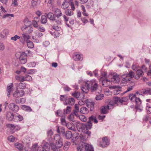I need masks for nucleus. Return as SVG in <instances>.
<instances>
[{
    "mask_svg": "<svg viewBox=\"0 0 151 151\" xmlns=\"http://www.w3.org/2000/svg\"><path fill=\"white\" fill-rule=\"evenodd\" d=\"M85 86L81 87V90L84 93H87L90 89L91 92H97L98 89V85L95 79L91 80H86L84 81Z\"/></svg>",
    "mask_w": 151,
    "mask_h": 151,
    "instance_id": "obj_1",
    "label": "nucleus"
},
{
    "mask_svg": "<svg viewBox=\"0 0 151 151\" xmlns=\"http://www.w3.org/2000/svg\"><path fill=\"white\" fill-rule=\"evenodd\" d=\"M78 151H94L92 146L87 143H84L77 146Z\"/></svg>",
    "mask_w": 151,
    "mask_h": 151,
    "instance_id": "obj_2",
    "label": "nucleus"
},
{
    "mask_svg": "<svg viewBox=\"0 0 151 151\" xmlns=\"http://www.w3.org/2000/svg\"><path fill=\"white\" fill-rule=\"evenodd\" d=\"M107 73L105 72L101 73V75L99 79L100 82H102V85L104 87H106L107 86V83L109 81L107 78Z\"/></svg>",
    "mask_w": 151,
    "mask_h": 151,
    "instance_id": "obj_3",
    "label": "nucleus"
},
{
    "mask_svg": "<svg viewBox=\"0 0 151 151\" xmlns=\"http://www.w3.org/2000/svg\"><path fill=\"white\" fill-rule=\"evenodd\" d=\"M21 29L22 31L28 33H31L33 30V28L29 25V22L28 21L25 22L24 25L22 26Z\"/></svg>",
    "mask_w": 151,
    "mask_h": 151,
    "instance_id": "obj_4",
    "label": "nucleus"
},
{
    "mask_svg": "<svg viewBox=\"0 0 151 151\" xmlns=\"http://www.w3.org/2000/svg\"><path fill=\"white\" fill-rule=\"evenodd\" d=\"M81 127L82 129H83L84 131L83 132L86 134H88L89 136L91 134V132L87 131L88 129H90L91 128L92 126V123L89 121L86 124H83L81 125Z\"/></svg>",
    "mask_w": 151,
    "mask_h": 151,
    "instance_id": "obj_5",
    "label": "nucleus"
},
{
    "mask_svg": "<svg viewBox=\"0 0 151 151\" xmlns=\"http://www.w3.org/2000/svg\"><path fill=\"white\" fill-rule=\"evenodd\" d=\"M54 139L56 141L55 143L56 145L60 149L63 145V139L58 134L55 135L54 137Z\"/></svg>",
    "mask_w": 151,
    "mask_h": 151,
    "instance_id": "obj_6",
    "label": "nucleus"
},
{
    "mask_svg": "<svg viewBox=\"0 0 151 151\" xmlns=\"http://www.w3.org/2000/svg\"><path fill=\"white\" fill-rule=\"evenodd\" d=\"M19 63L21 64H24L27 61L26 54L24 52H19Z\"/></svg>",
    "mask_w": 151,
    "mask_h": 151,
    "instance_id": "obj_7",
    "label": "nucleus"
},
{
    "mask_svg": "<svg viewBox=\"0 0 151 151\" xmlns=\"http://www.w3.org/2000/svg\"><path fill=\"white\" fill-rule=\"evenodd\" d=\"M37 151H50L49 144L46 143L42 146L38 147Z\"/></svg>",
    "mask_w": 151,
    "mask_h": 151,
    "instance_id": "obj_8",
    "label": "nucleus"
},
{
    "mask_svg": "<svg viewBox=\"0 0 151 151\" xmlns=\"http://www.w3.org/2000/svg\"><path fill=\"white\" fill-rule=\"evenodd\" d=\"M9 109L13 111L17 112L19 109L18 106L14 103H10L8 105Z\"/></svg>",
    "mask_w": 151,
    "mask_h": 151,
    "instance_id": "obj_9",
    "label": "nucleus"
},
{
    "mask_svg": "<svg viewBox=\"0 0 151 151\" xmlns=\"http://www.w3.org/2000/svg\"><path fill=\"white\" fill-rule=\"evenodd\" d=\"M72 96L76 97L78 100H80L83 99L84 97V95L83 93H81L78 92L73 93Z\"/></svg>",
    "mask_w": 151,
    "mask_h": 151,
    "instance_id": "obj_10",
    "label": "nucleus"
},
{
    "mask_svg": "<svg viewBox=\"0 0 151 151\" xmlns=\"http://www.w3.org/2000/svg\"><path fill=\"white\" fill-rule=\"evenodd\" d=\"M109 144V142L107 138L106 137L102 139V142H100L99 145L102 147H105Z\"/></svg>",
    "mask_w": 151,
    "mask_h": 151,
    "instance_id": "obj_11",
    "label": "nucleus"
},
{
    "mask_svg": "<svg viewBox=\"0 0 151 151\" xmlns=\"http://www.w3.org/2000/svg\"><path fill=\"white\" fill-rule=\"evenodd\" d=\"M24 92L22 90H17L13 93V96L15 97H20L23 96Z\"/></svg>",
    "mask_w": 151,
    "mask_h": 151,
    "instance_id": "obj_12",
    "label": "nucleus"
},
{
    "mask_svg": "<svg viewBox=\"0 0 151 151\" xmlns=\"http://www.w3.org/2000/svg\"><path fill=\"white\" fill-rule=\"evenodd\" d=\"M29 38V35L24 33L22 34V37H20V41L23 44L25 41L26 42L28 41Z\"/></svg>",
    "mask_w": 151,
    "mask_h": 151,
    "instance_id": "obj_13",
    "label": "nucleus"
},
{
    "mask_svg": "<svg viewBox=\"0 0 151 151\" xmlns=\"http://www.w3.org/2000/svg\"><path fill=\"white\" fill-rule=\"evenodd\" d=\"M122 79L121 82H122V85H124V84H126V83L128 82L131 81L130 78H129L128 76H127L126 74L122 75Z\"/></svg>",
    "mask_w": 151,
    "mask_h": 151,
    "instance_id": "obj_14",
    "label": "nucleus"
},
{
    "mask_svg": "<svg viewBox=\"0 0 151 151\" xmlns=\"http://www.w3.org/2000/svg\"><path fill=\"white\" fill-rule=\"evenodd\" d=\"M14 121L16 122H18L22 121L23 119L22 116L19 114H16L14 116Z\"/></svg>",
    "mask_w": 151,
    "mask_h": 151,
    "instance_id": "obj_15",
    "label": "nucleus"
},
{
    "mask_svg": "<svg viewBox=\"0 0 151 151\" xmlns=\"http://www.w3.org/2000/svg\"><path fill=\"white\" fill-rule=\"evenodd\" d=\"M49 145L50 148V147H51L52 150L54 151H61L60 149L58 148L56 144H55L54 143H50V144H49Z\"/></svg>",
    "mask_w": 151,
    "mask_h": 151,
    "instance_id": "obj_16",
    "label": "nucleus"
},
{
    "mask_svg": "<svg viewBox=\"0 0 151 151\" xmlns=\"http://www.w3.org/2000/svg\"><path fill=\"white\" fill-rule=\"evenodd\" d=\"M94 103L93 101H88L86 104V106L90 108V111L93 112L94 111Z\"/></svg>",
    "mask_w": 151,
    "mask_h": 151,
    "instance_id": "obj_17",
    "label": "nucleus"
},
{
    "mask_svg": "<svg viewBox=\"0 0 151 151\" xmlns=\"http://www.w3.org/2000/svg\"><path fill=\"white\" fill-rule=\"evenodd\" d=\"M73 140L74 141H76L79 139L82 140L83 139V137H81L80 134L77 133H75L73 135Z\"/></svg>",
    "mask_w": 151,
    "mask_h": 151,
    "instance_id": "obj_18",
    "label": "nucleus"
},
{
    "mask_svg": "<svg viewBox=\"0 0 151 151\" xmlns=\"http://www.w3.org/2000/svg\"><path fill=\"white\" fill-rule=\"evenodd\" d=\"M6 126L7 127L10 128L11 129H14L16 130H18L20 129V127L18 125H14V124H7L6 125Z\"/></svg>",
    "mask_w": 151,
    "mask_h": 151,
    "instance_id": "obj_19",
    "label": "nucleus"
},
{
    "mask_svg": "<svg viewBox=\"0 0 151 151\" xmlns=\"http://www.w3.org/2000/svg\"><path fill=\"white\" fill-rule=\"evenodd\" d=\"M136 75L137 76H136V77H135V79L137 80L139 79L140 77L143 76L144 75L143 71H142L141 69L137 70Z\"/></svg>",
    "mask_w": 151,
    "mask_h": 151,
    "instance_id": "obj_20",
    "label": "nucleus"
},
{
    "mask_svg": "<svg viewBox=\"0 0 151 151\" xmlns=\"http://www.w3.org/2000/svg\"><path fill=\"white\" fill-rule=\"evenodd\" d=\"M14 115L10 112H7L6 114V119L9 121H11L14 119Z\"/></svg>",
    "mask_w": 151,
    "mask_h": 151,
    "instance_id": "obj_21",
    "label": "nucleus"
},
{
    "mask_svg": "<svg viewBox=\"0 0 151 151\" xmlns=\"http://www.w3.org/2000/svg\"><path fill=\"white\" fill-rule=\"evenodd\" d=\"M73 58L75 61L81 60L83 59L82 56L77 53H75L74 54Z\"/></svg>",
    "mask_w": 151,
    "mask_h": 151,
    "instance_id": "obj_22",
    "label": "nucleus"
},
{
    "mask_svg": "<svg viewBox=\"0 0 151 151\" xmlns=\"http://www.w3.org/2000/svg\"><path fill=\"white\" fill-rule=\"evenodd\" d=\"M75 102V100L74 99L71 98L69 99L68 100H66L65 103L64 104L67 105L68 104L73 105Z\"/></svg>",
    "mask_w": 151,
    "mask_h": 151,
    "instance_id": "obj_23",
    "label": "nucleus"
},
{
    "mask_svg": "<svg viewBox=\"0 0 151 151\" xmlns=\"http://www.w3.org/2000/svg\"><path fill=\"white\" fill-rule=\"evenodd\" d=\"M140 92L141 93L145 95H151V88L142 89L140 91Z\"/></svg>",
    "mask_w": 151,
    "mask_h": 151,
    "instance_id": "obj_24",
    "label": "nucleus"
},
{
    "mask_svg": "<svg viewBox=\"0 0 151 151\" xmlns=\"http://www.w3.org/2000/svg\"><path fill=\"white\" fill-rule=\"evenodd\" d=\"M13 87L12 84L11 83L10 85H8L7 86V96L9 97L10 93L12 91V88Z\"/></svg>",
    "mask_w": 151,
    "mask_h": 151,
    "instance_id": "obj_25",
    "label": "nucleus"
},
{
    "mask_svg": "<svg viewBox=\"0 0 151 151\" xmlns=\"http://www.w3.org/2000/svg\"><path fill=\"white\" fill-rule=\"evenodd\" d=\"M69 5V4L67 0H64L62 5L61 7L63 9L68 8Z\"/></svg>",
    "mask_w": 151,
    "mask_h": 151,
    "instance_id": "obj_26",
    "label": "nucleus"
},
{
    "mask_svg": "<svg viewBox=\"0 0 151 151\" xmlns=\"http://www.w3.org/2000/svg\"><path fill=\"white\" fill-rule=\"evenodd\" d=\"M111 81L114 83L118 82L119 81V75L117 74L114 75L111 78Z\"/></svg>",
    "mask_w": 151,
    "mask_h": 151,
    "instance_id": "obj_27",
    "label": "nucleus"
},
{
    "mask_svg": "<svg viewBox=\"0 0 151 151\" xmlns=\"http://www.w3.org/2000/svg\"><path fill=\"white\" fill-rule=\"evenodd\" d=\"M45 14L47 16V18L50 20L54 21L55 20V17L54 14L51 12H49L48 14L45 13Z\"/></svg>",
    "mask_w": 151,
    "mask_h": 151,
    "instance_id": "obj_28",
    "label": "nucleus"
},
{
    "mask_svg": "<svg viewBox=\"0 0 151 151\" xmlns=\"http://www.w3.org/2000/svg\"><path fill=\"white\" fill-rule=\"evenodd\" d=\"M81 113L84 114H86L88 112V109L87 108L85 107H82L80 109Z\"/></svg>",
    "mask_w": 151,
    "mask_h": 151,
    "instance_id": "obj_29",
    "label": "nucleus"
},
{
    "mask_svg": "<svg viewBox=\"0 0 151 151\" xmlns=\"http://www.w3.org/2000/svg\"><path fill=\"white\" fill-rule=\"evenodd\" d=\"M15 147L20 151L22 150L23 149V145L21 143L17 142L14 144Z\"/></svg>",
    "mask_w": 151,
    "mask_h": 151,
    "instance_id": "obj_30",
    "label": "nucleus"
},
{
    "mask_svg": "<svg viewBox=\"0 0 151 151\" xmlns=\"http://www.w3.org/2000/svg\"><path fill=\"white\" fill-rule=\"evenodd\" d=\"M39 21L38 17H35L34 19L32 21V24L33 26L35 27H38V25L37 22Z\"/></svg>",
    "mask_w": 151,
    "mask_h": 151,
    "instance_id": "obj_31",
    "label": "nucleus"
},
{
    "mask_svg": "<svg viewBox=\"0 0 151 151\" xmlns=\"http://www.w3.org/2000/svg\"><path fill=\"white\" fill-rule=\"evenodd\" d=\"M108 109L106 106H104L101 107V112L103 114H106L107 113Z\"/></svg>",
    "mask_w": 151,
    "mask_h": 151,
    "instance_id": "obj_32",
    "label": "nucleus"
},
{
    "mask_svg": "<svg viewBox=\"0 0 151 151\" xmlns=\"http://www.w3.org/2000/svg\"><path fill=\"white\" fill-rule=\"evenodd\" d=\"M55 15L57 17H59L62 16V14L60 10L59 9H55Z\"/></svg>",
    "mask_w": 151,
    "mask_h": 151,
    "instance_id": "obj_33",
    "label": "nucleus"
},
{
    "mask_svg": "<svg viewBox=\"0 0 151 151\" xmlns=\"http://www.w3.org/2000/svg\"><path fill=\"white\" fill-rule=\"evenodd\" d=\"M127 76H128L129 78H130L131 80L132 78H134L135 79L136 76H135V74L134 72L132 71H130L128 74H126Z\"/></svg>",
    "mask_w": 151,
    "mask_h": 151,
    "instance_id": "obj_34",
    "label": "nucleus"
},
{
    "mask_svg": "<svg viewBox=\"0 0 151 151\" xmlns=\"http://www.w3.org/2000/svg\"><path fill=\"white\" fill-rule=\"evenodd\" d=\"M22 108L23 110L29 112L31 111H32V109L30 107L27 106L25 105H22Z\"/></svg>",
    "mask_w": 151,
    "mask_h": 151,
    "instance_id": "obj_35",
    "label": "nucleus"
},
{
    "mask_svg": "<svg viewBox=\"0 0 151 151\" xmlns=\"http://www.w3.org/2000/svg\"><path fill=\"white\" fill-rule=\"evenodd\" d=\"M88 121L91 122H93L95 123H97L98 122V121L96 117L93 115L89 117Z\"/></svg>",
    "mask_w": 151,
    "mask_h": 151,
    "instance_id": "obj_36",
    "label": "nucleus"
},
{
    "mask_svg": "<svg viewBox=\"0 0 151 151\" xmlns=\"http://www.w3.org/2000/svg\"><path fill=\"white\" fill-rule=\"evenodd\" d=\"M69 129L74 131L75 128L73 124L70 123H67L65 125Z\"/></svg>",
    "mask_w": 151,
    "mask_h": 151,
    "instance_id": "obj_37",
    "label": "nucleus"
},
{
    "mask_svg": "<svg viewBox=\"0 0 151 151\" xmlns=\"http://www.w3.org/2000/svg\"><path fill=\"white\" fill-rule=\"evenodd\" d=\"M65 14L68 16H71L73 14V11L70 9H68L65 10Z\"/></svg>",
    "mask_w": 151,
    "mask_h": 151,
    "instance_id": "obj_38",
    "label": "nucleus"
},
{
    "mask_svg": "<svg viewBox=\"0 0 151 151\" xmlns=\"http://www.w3.org/2000/svg\"><path fill=\"white\" fill-rule=\"evenodd\" d=\"M40 22L42 24H45L47 23V18L45 16L42 15L41 16Z\"/></svg>",
    "mask_w": 151,
    "mask_h": 151,
    "instance_id": "obj_39",
    "label": "nucleus"
},
{
    "mask_svg": "<svg viewBox=\"0 0 151 151\" xmlns=\"http://www.w3.org/2000/svg\"><path fill=\"white\" fill-rule=\"evenodd\" d=\"M70 145V142H66L64 145L63 147V149L67 151L68 150Z\"/></svg>",
    "mask_w": 151,
    "mask_h": 151,
    "instance_id": "obj_40",
    "label": "nucleus"
},
{
    "mask_svg": "<svg viewBox=\"0 0 151 151\" xmlns=\"http://www.w3.org/2000/svg\"><path fill=\"white\" fill-rule=\"evenodd\" d=\"M65 137L68 139H70L72 136V132L70 131H67L65 133Z\"/></svg>",
    "mask_w": 151,
    "mask_h": 151,
    "instance_id": "obj_41",
    "label": "nucleus"
},
{
    "mask_svg": "<svg viewBox=\"0 0 151 151\" xmlns=\"http://www.w3.org/2000/svg\"><path fill=\"white\" fill-rule=\"evenodd\" d=\"M114 103L113 101H110L107 104L106 106L108 109H110L114 108Z\"/></svg>",
    "mask_w": 151,
    "mask_h": 151,
    "instance_id": "obj_42",
    "label": "nucleus"
},
{
    "mask_svg": "<svg viewBox=\"0 0 151 151\" xmlns=\"http://www.w3.org/2000/svg\"><path fill=\"white\" fill-rule=\"evenodd\" d=\"M28 47L29 48H32L34 47V45L33 43L31 41H27L26 42Z\"/></svg>",
    "mask_w": 151,
    "mask_h": 151,
    "instance_id": "obj_43",
    "label": "nucleus"
},
{
    "mask_svg": "<svg viewBox=\"0 0 151 151\" xmlns=\"http://www.w3.org/2000/svg\"><path fill=\"white\" fill-rule=\"evenodd\" d=\"M18 87L20 89H24L26 87V84L24 83H20L19 84Z\"/></svg>",
    "mask_w": 151,
    "mask_h": 151,
    "instance_id": "obj_44",
    "label": "nucleus"
},
{
    "mask_svg": "<svg viewBox=\"0 0 151 151\" xmlns=\"http://www.w3.org/2000/svg\"><path fill=\"white\" fill-rule=\"evenodd\" d=\"M136 104V105H140L141 104V101L139 98L136 97L135 98L134 101Z\"/></svg>",
    "mask_w": 151,
    "mask_h": 151,
    "instance_id": "obj_45",
    "label": "nucleus"
},
{
    "mask_svg": "<svg viewBox=\"0 0 151 151\" xmlns=\"http://www.w3.org/2000/svg\"><path fill=\"white\" fill-rule=\"evenodd\" d=\"M24 81H30L32 80V77L27 75H26L24 76Z\"/></svg>",
    "mask_w": 151,
    "mask_h": 151,
    "instance_id": "obj_46",
    "label": "nucleus"
},
{
    "mask_svg": "<svg viewBox=\"0 0 151 151\" xmlns=\"http://www.w3.org/2000/svg\"><path fill=\"white\" fill-rule=\"evenodd\" d=\"M104 96L103 94H100L96 95L95 98L96 100H101L103 99Z\"/></svg>",
    "mask_w": 151,
    "mask_h": 151,
    "instance_id": "obj_47",
    "label": "nucleus"
},
{
    "mask_svg": "<svg viewBox=\"0 0 151 151\" xmlns=\"http://www.w3.org/2000/svg\"><path fill=\"white\" fill-rule=\"evenodd\" d=\"M79 119L82 121L85 122L86 121L87 119L85 116L83 115H79L78 116Z\"/></svg>",
    "mask_w": 151,
    "mask_h": 151,
    "instance_id": "obj_48",
    "label": "nucleus"
},
{
    "mask_svg": "<svg viewBox=\"0 0 151 151\" xmlns=\"http://www.w3.org/2000/svg\"><path fill=\"white\" fill-rule=\"evenodd\" d=\"M16 79L17 80L20 81L22 82L24 81V76H17L16 77Z\"/></svg>",
    "mask_w": 151,
    "mask_h": 151,
    "instance_id": "obj_49",
    "label": "nucleus"
},
{
    "mask_svg": "<svg viewBox=\"0 0 151 151\" xmlns=\"http://www.w3.org/2000/svg\"><path fill=\"white\" fill-rule=\"evenodd\" d=\"M129 98L131 101H134L135 98H136L135 96V95L133 94H130L129 95Z\"/></svg>",
    "mask_w": 151,
    "mask_h": 151,
    "instance_id": "obj_50",
    "label": "nucleus"
},
{
    "mask_svg": "<svg viewBox=\"0 0 151 151\" xmlns=\"http://www.w3.org/2000/svg\"><path fill=\"white\" fill-rule=\"evenodd\" d=\"M57 115L58 116H60L62 117H63V115H65L64 114H63L62 111L60 110H59L57 111L56 112Z\"/></svg>",
    "mask_w": 151,
    "mask_h": 151,
    "instance_id": "obj_51",
    "label": "nucleus"
},
{
    "mask_svg": "<svg viewBox=\"0 0 151 151\" xmlns=\"http://www.w3.org/2000/svg\"><path fill=\"white\" fill-rule=\"evenodd\" d=\"M71 108L70 106H68L67 107L65 110V109L64 110L63 114H67L69 113L70 111Z\"/></svg>",
    "mask_w": 151,
    "mask_h": 151,
    "instance_id": "obj_52",
    "label": "nucleus"
},
{
    "mask_svg": "<svg viewBox=\"0 0 151 151\" xmlns=\"http://www.w3.org/2000/svg\"><path fill=\"white\" fill-rule=\"evenodd\" d=\"M61 123L63 126H65L67 123L64 117H62L60 119Z\"/></svg>",
    "mask_w": 151,
    "mask_h": 151,
    "instance_id": "obj_53",
    "label": "nucleus"
},
{
    "mask_svg": "<svg viewBox=\"0 0 151 151\" xmlns=\"http://www.w3.org/2000/svg\"><path fill=\"white\" fill-rule=\"evenodd\" d=\"M63 17L64 19V20L67 26L68 27H70V25L67 23V22H68L69 19V18L68 17H67L65 15H63Z\"/></svg>",
    "mask_w": 151,
    "mask_h": 151,
    "instance_id": "obj_54",
    "label": "nucleus"
},
{
    "mask_svg": "<svg viewBox=\"0 0 151 151\" xmlns=\"http://www.w3.org/2000/svg\"><path fill=\"white\" fill-rule=\"evenodd\" d=\"M36 65V63L34 62H31L27 64V65L29 67H34Z\"/></svg>",
    "mask_w": 151,
    "mask_h": 151,
    "instance_id": "obj_55",
    "label": "nucleus"
},
{
    "mask_svg": "<svg viewBox=\"0 0 151 151\" xmlns=\"http://www.w3.org/2000/svg\"><path fill=\"white\" fill-rule=\"evenodd\" d=\"M139 66L138 65L134 63L133 64L132 68L133 70H137V69L138 68Z\"/></svg>",
    "mask_w": 151,
    "mask_h": 151,
    "instance_id": "obj_56",
    "label": "nucleus"
},
{
    "mask_svg": "<svg viewBox=\"0 0 151 151\" xmlns=\"http://www.w3.org/2000/svg\"><path fill=\"white\" fill-rule=\"evenodd\" d=\"M38 147V145L37 144H35L32 147V151H37V148Z\"/></svg>",
    "mask_w": 151,
    "mask_h": 151,
    "instance_id": "obj_57",
    "label": "nucleus"
},
{
    "mask_svg": "<svg viewBox=\"0 0 151 151\" xmlns=\"http://www.w3.org/2000/svg\"><path fill=\"white\" fill-rule=\"evenodd\" d=\"M47 136L48 137L50 138L53 134V132L51 129H50L47 132Z\"/></svg>",
    "mask_w": 151,
    "mask_h": 151,
    "instance_id": "obj_58",
    "label": "nucleus"
},
{
    "mask_svg": "<svg viewBox=\"0 0 151 151\" xmlns=\"http://www.w3.org/2000/svg\"><path fill=\"white\" fill-rule=\"evenodd\" d=\"M19 39H20V37L17 35H16L14 36L11 38V39L12 40H14V41H16L17 40Z\"/></svg>",
    "mask_w": 151,
    "mask_h": 151,
    "instance_id": "obj_59",
    "label": "nucleus"
},
{
    "mask_svg": "<svg viewBox=\"0 0 151 151\" xmlns=\"http://www.w3.org/2000/svg\"><path fill=\"white\" fill-rule=\"evenodd\" d=\"M74 118V114L71 113L68 116V119L70 121H72L73 122V119Z\"/></svg>",
    "mask_w": 151,
    "mask_h": 151,
    "instance_id": "obj_60",
    "label": "nucleus"
},
{
    "mask_svg": "<svg viewBox=\"0 0 151 151\" xmlns=\"http://www.w3.org/2000/svg\"><path fill=\"white\" fill-rule=\"evenodd\" d=\"M55 22L58 24H60L61 23V21L60 19L59 18V17H57V19L55 18Z\"/></svg>",
    "mask_w": 151,
    "mask_h": 151,
    "instance_id": "obj_61",
    "label": "nucleus"
},
{
    "mask_svg": "<svg viewBox=\"0 0 151 151\" xmlns=\"http://www.w3.org/2000/svg\"><path fill=\"white\" fill-rule=\"evenodd\" d=\"M135 108L137 111L139 112L143 110L142 107L140 105L138 106L136 105Z\"/></svg>",
    "mask_w": 151,
    "mask_h": 151,
    "instance_id": "obj_62",
    "label": "nucleus"
},
{
    "mask_svg": "<svg viewBox=\"0 0 151 151\" xmlns=\"http://www.w3.org/2000/svg\"><path fill=\"white\" fill-rule=\"evenodd\" d=\"M15 139V137L12 135L10 136L8 138V140L11 142H13Z\"/></svg>",
    "mask_w": 151,
    "mask_h": 151,
    "instance_id": "obj_63",
    "label": "nucleus"
},
{
    "mask_svg": "<svg viewBox=\"0 0 151 151\" xmlns=\"http://www.w3.org/2000/svg\"><path fill=\"white\" fill-rule=\"evenodd\" d=\"M36 72V70L34 69H30L27 72L28 74H33L35 73Z\"/></svg>",
    "mask_w": 151,
    "mask_h": 151,
    "instance_id": "obj_64",
    "label": "nucleus"
}]
</instances>
